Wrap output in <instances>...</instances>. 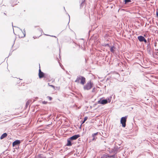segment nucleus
<instances>
[{
    "label": "nucleus",
    "instance_id": "obj_9",
    "mask_svg": "<svg viewBox=\"0 0 158 158\" xmlns=\"http://www.w3.org/2000/svg\"><path fill=\"white\" fill-rule=\"evenodd\" d=\"M18 0H11V3L13 6H14L18 4L19 2H17Z\"/></svg>",
    "mask_w": 158,
    "mask_h": 158
},
{
    "label": "nucleus",
    "instance_id": "obj_2",
    "mask_svg": "<svg viewBox=\"0 0 158 158\" xmlns=\"http://www.w3.org/2000/svg\"><path fill=\"white\" fill-rule=\"evenodd\" d=\"M127 116H125L122 117L121 119V123L122 124V126L123 127H125L126 125V122L127 121Z\"/></svg>",
    "mask_w": 158,
    "mask_h": 158
},
{
    "label": "nucleus",
    "instance_id": "obj_12",
    "mask_svg": "<svg viewBox=\"0 0 158 158\" xmlns=\"http://www.w3.org/2000/svg\"><path fill=\"white\" fill-rule=\"evenodd\" d=\"M20 142L19 140H16L13 143L12 145L13 146H14L15 145H18V144H20Z\"/></svg>",
    "mask_w": 158,
    "mask_h": 158
},
{
    "label": "nucleus",
    "instance_id": "obj_10",
    "mask_svg": "<svg viewBox=\"0 0 158 158\" xmlns=\"http://www.w3.org/2000/svg\"><path fill=\"white\" fill-rule=\"evenodd\" d=\"M98 103L102 104H105L107 103L108 101L107 100H103L101 101H98Z\"/></svg>",
    "mask_w": 158,
    "mask_h": 158
},
{
    "label": "nucleus",
    "instance_id": "obj_23",
    "mask_svg": "<svg viewBox=\"0 0 158 158\" xmlns=\"http://www.w3.org/2000/svg\"><path fill=\"white\" fill-rule=\"evenodd\" d=\"M43 103L46 104L47 103V102H45V101H44L43 102Z\"/></svg>",
    "mask_w": 158,
    "mask_h": 158
},
{
    "label": "nucleus",
    "instance_id": "obj_17",
    "mask_svg": "<svg viewBox=\"0 0 158 158\" xmlns=\"http://www.w3.org/2000/svg\"><path fill=\"white\" fill-rule=\"evenodd\" d=\"M114 47H111L110 48V51L113 53H114Z\"/></svg>",
    "mask_w": 158,
    "mask_h": 158
},
{
    "label": "nucleus",
    "instance_id": "obj_20",
    "mask_svg": "<svg viewBox=\"0 0 158 158\" xmlns=\"http://www.w3.org/2000/svg\"><path fill=\"white\" fill-rule=\"evenodd\" d=\"M48 85L55 89V86L54 85H50L49 84H48Z\"/></svg>",
    "mask_w": 158,
    "mask_h": 158
},
{
    "label": "nucleus",
    "instance_id": "obj_24",
    "mask_svg": "<svg viewBox=\"0 0 158 158\" xmlns=\"http://www.w3.org/2000/svg\"><path fill=\"white\" fill-rule=\"evenodd\" d=\"M85 1V0H84L83 2H82V3H81V5L84 4Z\"/></svg>",
    "mask_w": 158,
    "mask_h": 158
},
{
    "label": "nucleus",
    "instance_id": "obj_6",
    "mask_svg": "<svg viewBox=\"0 0 158 158\" xmlns=\"http://www.w3.org/2000/svg\"><path fill=\"white\" fill-rule=\"evenodd\" d=\"M138 39L140 42L144 41L145 43L147 42L146 40L143 36H139L138 37Z\"/></svg>",
    "mask_w": 158,
    "mask_h": 158
},
{
    "label": "nucleus",
    "instance_id": "obj_19",
    "mask_svg": "<svg viewBox=\"0 0 158 158\" xmlns=\"http://www.w3.org/2000/svg\"><path fill=\"white\" fill-rule=\"evenodd\" d=\"M47 98L49 99V100L51 101L52 100V98L50 97H49V96H48L47 97Z\"/></svg>",
    "mask_w": 158,
    "mask_h": 158
},
{
    "label": "nucleus",
    "instance_id": "obj_4",
    "mask_svg": "<svg viewBox=\"0 0 158 158\" xmlns=\"http://www.w3.org/2000/svg\"><path fill=\"white\" fill-rule=\"evenodd\" d=\"M18 35L20 38L24 37L25 36V34L22 31H20L18 32Z\"/></svg>",
    "mask_w": 158,
    "mask_h": 158
},
{
    "label": "nucleus",
    "instance_id": "obj_11",
    "mask_svg": "<svg viewBox=\"0 0 158 158\" xmlns=\"http://www.w3.org/2000/svg\"><path fill=\"white\" fill-rule=\"evenodd\" d=\"M80 83L81 84L84 85L85 83V78L82 76H81Z\"/></svg>",
    "mask_w": 158,
    "mask_h": 158
},
{
    "label": "nucleus",
    "instance_id": "obj_3",
    "mask_svg": "<svg viewBox=\"0 0 158 158\" xmlns=\"http://www.w3.org/2000/svg\"><path fill=\"white\" fill-rule=\"evenodd\" d=\"M43 33L42 30L41 28H39L35 31V34L38 37L41 35Z\"/></svg>",
    "mask_w": 158,
    "mask_h": 158
},
{
    "label": "nucleus",
    "instance_id": "obj_13",
    "mask_svg": "<svg viewBox=\"0 0 158 158\" xmlns=\"http://www.w3.org/2000/svg\"><path fill=\"white\" fill-rule=\"evenodd\" d=\"M70 140L69 138L67 139V143L66 144V146H70L72 145V144L71 143Z\"/></svg>",
    "mask_w": 158,
    "mask_h": 158
},
{
    "label": "nucleus",
    "instance_id": "obj_7",
    "mask_svg": "<svg viewBox=\"0 0 158 158\" xmlns=\"http://www.w3.org/2000/svg\"><path fill=\"white\" fill-rule=\"evenodd\" d=\"M80 137V135H74L69 138L71 140H75L77 139L78 138Z\"/></svg>",
    "mask_w": 158,
    "mask_h": 158
},
{
    "label": "nucleus",
    "instance_id": "obj_25",
    "mask_svg": "<svg viewBox=\"0 0 158 158\" xmlns=\"http://www.w3.org/2000/svg\"><path fill=\"white\" fill-rule=\"evenodd\" d=\"M156 15L157 16V17L158 18V11L156 12Z\"/></svg>",
    "mask_w": 158,
    "mask_h": 158
},
{
    "label": "nucleus",
    "instance_id": "obj_5",
    "mask_svg": "<svg viewBox=\"0 0 158 158\" xmlns=\"http://www.w3.org/2000/svg\"><path fill=\"white\" fill-rule=\"evenodd\" d=\"M115 155H114L112 156H109V155L107 154H104L103 155L101 158H115Z\"/></svg>",
    "mask_w": 158,
    "mask_h": 158
},
{
    "label": "nucleus",
    "instance_id": "obj_26",
    "mask_svg": "<svg viewBox=\"0 0 158 158\" xmlns=\"http://www.w3.org/2000/svg\"><path fill=\"white\" fill-rule=\"evenodd\" d=\"M85 121L84 120V121H83L82 123V124L84 123L85 122Z\"/></svg>",
    "mask_w": 158,
    "mask_h": 158
},
{
    "label": "nucleus",
    "instance_id": "obj_1",
    "mask_svg": "<svg viewBox=\"0 0 158 158\" xmlns=\"http://www.w3.org/2000/svg\"><path fill=\"white\" fill-rule=\"evenodd\" d=\"M93 85V82H92L91 81H89L84 86V89L85 90H89L92 88Z\"/></svg>",
    "mask_w": 158,
    "mask_h": 158
},
{
    "label": "nucleus",
    "instance_id": "obj_16",
    "mask_svg": "<svg viewBox=\"0 0 158 158\" xmlns=\"http://www.w3.org/2000/svg\"><path fill=\"white\" fill-rule=\"evenodd\" d=\"M81 76L78 77L77 78L76 80L75 81V82L77 83H79L80 81H81Z\"/></svg>",
    "mask_w": 158,
    "mask_h": 158
},
{
    "label": "nucleus",
    "instance_id": "obj_14",
    "mask_svg": "<svg viewBox=\"0 0 158 158\" xmlns=\"http://www.w3.org/2000/svg\"><path fill=\"white\" fill-rule=\"evenodd\" d=\"M98 132H97L96 133L93 134L92 135V136L93 137L92 140L93 141L94 140H96V139H97V138H95V136L98 135Z\"/></svg>",
    "mask_w": 158,
    "mask_h": 158
},
{
    "label": "nucleus",
    "instance_id": "obj_8",
    "mask_svg": "<svg viewBox=\"0 0 158 158\" xmlns=\"http://www.w3.org/2000/svg\"><path fill=\"white\" fill-rule=\"evenodd\" d=\"M44 76V74L42 72H41V69H40L39 70V76L40 78H41L43 77Z\"/></svg>",
    "mask_w": 158,
    "mask_h": 158
},
{
    "label": "nucleus",
    "instance_id": "obj_22",
    "mask_svg": "<svg viewBox=\"0 0 158 158\" xmlns=\"http://www.w3.org/2000/svg\"><path fill=\"white\" fill-rule=\"evenodd\" d=\"M29 104V102L28 101H27V102H26V106H27L28 104Z\"/></svg>",
    "mask_w": 158,
    "mask_h": 158
},
{
    "label": "nucleus",
    "instance_id": "obj_15",
    "mask_svg": "<svg viewBox=\"0 0 158 158\" xmlns=\"http://www.w3.org/2000/svg\"><path fill=\"white\" fill-rule=\"evenodd\" d=\"M7 134L6 133H4L1 136L0 139H3L4 138L6 137L7 136Z\"/></svg>",
    "mask_w": 158,
    "mask_h": 158
},
{
    "label": "nucleus",
    "instance_id": "obj_18",
    "mask_svg": "<svg viewBox=\"0 0 158 158\" xmlns=\"http://www.w3.org/2000/svg\"><path fill=\"white\" fill-rule=\"evenodd\" d=\"M131 2V0H125V3H126L128 2Z\"/></svg>",
    "mask_w": 158,
    "mask_h": 158
},
{
    "label": "nucleus",
    "instance_id": "obj_27",
    "mask_svg": "<svg viewBox=\"0 0 158 158\" xmlns=\"http://www.w3.org/2000/svg\"><path fill=\"white\" fill-rule=\"evenodd\" d=\"M94 89H93L92 90V92H94Z\"/></svg>",
    "mask_w": 158,
    "mask_h": 158
},
{
    "label": "nucleus",
    "instance_id": "obj_21",
    "mask_svg": "<svg viewBox=\"0 0 158 158\" xmlns=\"http://www.w3.org/2000/svg\"><path fill=\"white\" fill-rule=\"evenodd\" d=\"M88 119V117H85L84 118V120L85 121H86Z\"/></svg>",
    "mask_w": 158,
    "mask_h": 158
}]
</instances>
